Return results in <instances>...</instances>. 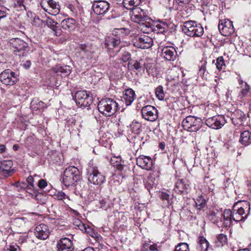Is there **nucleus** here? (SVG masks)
I'll return each mask as SVG.
<instances>
[{"label": "nucleus", "mask_w": 251, "mask_h": 251, "mask_svg": "<svg viewBox=\"0 0 251 251\" xmlns=\"http://www.w3.org/2000/svg\"><path fill=\"white\" fill-rule=\"evenodd\" d=\"M130 15L131 20L139 24L138 28L144 33H149L153 31V22L145 15L140 8H135Z\"/></svg>", "instance_id": "obj_1"}, {"label": "nucleus", "mask_w": 251, "mask_h": 251, "mask_svg": "<svg viewBox=\"0 0 251 251\" xmlns=\"http://www.w3.org/2000/svg\"><path fill=\"white\" fill-rule=\"evenodd\" d=\"M98 108L100 113L106 117H110L114 114L118 109V104L113 99L105 98L99 102Z\"/></svg>", "instance_id": "obj_2"}, {"label": "nucleus", "mask_w": 251, "mask_h": 251, "mask_svg": "<svg viewBox=\"0 0 251 251\" xmlns=\"http://www.w3.org/2000/svg\"><path fill=\"white\" fill-rule=\"evenodd\" d=\"M182 31L190 37H201L204 33L201 25L194 21H188L184 23Z\"/></svg>", "instance_id": "obj_3"}, {"label": "nucleus", "mask_w": 251, "mask_h": 251, "mask_svg": "<svg viewBox=\"0 0 251 251\" xmlns=\"http://www.w3.org/2000/svg\"><path fill=\"white\" fill-rule=\"evenodd\" d=\"M202 124V120L200 118L192 116H187L182 122L183 128L190 132L197 131L201 127Z\"/></svg>", "instance_id": "obj_4"}, {"label": "nucleus", "mask_w": 251, "mask_h": 251, "mask_svg": "<svg viewBox=\"0 0 251 251\" xmlns=\"http://www.w3.org/2000/svg\"><path fill=\"white\" fill-rule=\"evenodd\" d=\"M74 99L77 105L80 107H87L93 102L92 97L89 92L86 91H78L74 96Z\"/></svg>", "instance_id": "obj_5"}, {"label": "nucleus", "mask_w": 251, "mask_h": 251, "mask_svg": "<svg viewBox=\"0 0 251 251\" xmlns=\"http://www.w3.org/2000/svg\"><path fill=\"white\" fill-rule=\"evenodd\" d=\"M133 45L138 48L149 49L152 46L153 40L151 37L146 35H137L133 40Z\"/></svg>", "instance_id": "obj_6"}, {"label": "nucleus", "mask_w": 251, "mask_h": 251, "mask_svg": "<svg viewBox=\"0 0 251 251\" xmlns=\"http://www.w3.org/2000/svg\"><path fill=\"white\" fill-rule=\"evenodd\" d=\"M18 80L17 75L10 69H6L0 74V80L6 85H13Z\"/></svg>", "instance_id": "obj_7"}, {"label": "nucleus", "mask_w": 251, "mask_h": 251, "mask_svg": "<svg viewBox=\"0 0 251 251\" xmlns=\"http://www.w3.org/2000/svg\"><path fill=\"white\" fill-rule=\"evenodd\" d=\"M94 13L100 16H104L110 10V4L105 0H95L92 5Z\"/></svg>", "instance_id": "obj_8"}, {"label": "nucleus", "mask_w": 251, "mask_h": 251, "mask_svg": "<svg viewBox=\"0 0 251 251\" xmlns=\"http://www.w3.org/2000/svg\"><path fill=\"white\" fill-rule=\"evenodd\" d=\"M40 5L49 14L55 15L60 11V6L53 0H42Z\"/></svg>", "instance_id": "obj_9"}, {"label": "nucleus", "mask_w": 251, "mask_h": 251, "mask_svg": "<svg viewBox=\"0 0 251 251\" xmlns=\"http://www.w3.org/2000/svg\"><path fill=\"white\" fill-rule=\"evenodd\" d=\"M142 115L146 120L154 121L158 118V111L156 108L151 105L144 106L141 110Z\"/></svg>", "instance_id": "obj_10"}, {"label": "nucleus", "mask_w": 251, "mask_h": 251, "mask_svg": "<svg viewBox=\"0 0 251 251\" xmlns=\"http://www.w3.org/2000/svg\"><path fill=\"white\" fill-rule=\"evenodd\" d=\"M225 123V117L222 115H218L206 119L205 121V124L207 126L214 129L221 128L224 126Z\"/></svg>", "instance_id": "obj_11"}, {"label": "nucleus", "mask_w": 251, "mask_h": 251, "mask_svg": "<svg viewBox=\"0 0 251 251\" xmlns=\"http://www.w3.org/2000/svg\"><path fill=\"white\" fill-rule=\"evenodd\" d=\"M35 236L40 240H45L48 238L50 231L48 226L42 224L37 226L34 229Z\"/></svg>", "instance_id": "obj_12"}, {"label": "nucleus", "mask_w": 251, "mask_h": 251, "mask_svg": "<svg viewBox=\"0 0 251 251\" xmlns=\"http://www.w3.org/2000/svg\"><path fill=\"white\" fill-rule=\"evenodd\" d=\"M80 179V174H64L61 180L64 185L67 187L72 185L75 182H77Z\"/></svg>", "instance_id": "obj_13"}, {"label": "nucleus", "mask_w": 251, "mask_h": 251, "mask_svg": "<svg viewBox=\"0 0 251 251\" xmlns=\"http://www.w3.org/2000/svg\"><path fill=\"white\" fill-rule=\"evenodd\" d=\"M137 164L142 169L149 171L152 166V161L149 156L144 155L139 156L136 160Z\"/></svg>", "instance_id": "obj_14"}, {"label": "nucleus", "mask_w": 251, "mask_h": 251, "mask_svg": "<svg viewBox=\"0 0 251 251\" xmlns=\"http://www.w3.org/2000/svg\"><path fill=\"white\" fill-rule=\"evenodd\" d=\"M58 251H73L74 248L72 241L68 238H62L57 242Z\"/></svg>", "instance_id": "obj_15"}, {"label": "nucleus", "mask_w": 251, "mask_h": 251, "mask_svg": "<svg viewBox=\"0 0 251 251\" xmlns=\"http://www.w3.org/2000/svg\"><path fill=\"white\" fill-rule=\"evenodd\" d=\"M162 56L168 61H173L176 59L177 52L175 48L172 46L164 47L161 50Z\"/></svg>", "instance_id": "obj_16"}, {"label": "nucleus", "mask_w": 251, "mask_h": 251, "mask_svg": "<svg viewBox=\"0 0 251 251\" xmlns=\"http://www.w3.org/2000/svg\"><path fill=\"white\" fill-rule=\"evenodd\" d=\"M246 119L245 114L241 110H235L231 115V120L233 125L239 126L242 125Z\"/></svg>", "instance_id": "obj_17"}, {"label": "nucleus", "mask_w": 251, "mask_h": 251, "mask_svg": "<svg viewBox=\"0 0 251 251\" xmlns=\"http://www.w3.org/2000/svg\"><path fill=\"white\" fill-rule=\"evenodd\" d=\"M10 44L14 52L22 51L27 47V44L20 38H13L10 40Z\"/></svg>", "instance_id": "obj_18"}, {"label": "nucleus", "mask_w": 251, "mask_h": 251, "mask_svg": "<svg viewBox=\"0 0 251 251\" xmlns=\"http://www.w3.org/2000/svg\"><path fill=\"white\" fill-rule=\"evenodd\" d=\"M61 27L68 31H73L77 27V22L73 18H67L62 21Z\"/></svg>", "instance_id": "obj_19"}, {"label": "nucleus", "mask_w": 251, "mask_h": 251, "mask_svg": "<svg viewBox=\"0 0 251 251\" xmlns=\"http://www.w3.org/2000/svg\"><path fill=\"white\" fill-rule=\"evenodd\" d=\"M136 95L134 91L132 89H127L123 92L122 100L125 101L126 104L128 106L131 105L134 100Z\"/></svg>", "instance_id": "obj_20"}, {"label": "nucleus", "mask_w": 251, "mask_h": 251, "mask_svg": "<svg viewBox=\"0 0 251 251\" xmlns=\"http://www.w3.org/2000/svg\"><path fill=\"white\" fill-rule=\"evenodd\" d=\"M235 209H237L245 214L249 215L250 211V203L246 201H238L233 205Z\"/></svg>", "instance_id": "obj_21"}, {"label": "nucleus", "mask_w": 251, "mask_h": 251, "mask_svg": "<svg viewBox=\"0 0 251 251\" xmlns=\"http://www.w3.org/2000/svg\"><path fill=\"white\" fill-rule=\"evenodd\" d=\"M120 43L121 40L118 37L109 36L106 38L105 45L108 50H112L120 45Z\"/></svg>", "instance_id": "obj_22"}, {"label": "nucleus", "mask_w": 251, "mask_h": 251, "mask_svg": "<svg viewBox=\"0 0 251 251\" xmlns=\"http://www.w3.org/2000/svg\"><path fill=\"white\" fill-rule=\"evenodd\" d=\"M53 70L57 75H60L61 76H68L71 72V67L68 65L63 66L57 65Z\"/></svg>", "instance_id": "obj_23"}, {"label": "nucleus", "mask_w": 251, "mask_h": 251, "mask_svg": "<svg viewBox=\"0 0 251 251\" xmlns=\"http://www.w3.org/2000/svg\"><path fill=\"white\" fill-rule=\"evenodd\" d=\"M231 217L233 221L236 222H239L240 221H244L248 217L249 215L248 214H245L244 213L235 209V208L233 207V211L231 210Z\"/></svg>", "instance_id": "obj_24"}, {"label": "nucleus", "mask_w": 251, "mask_h": 251, "mask_svg": "<svg viewBox=\"0 0 251 251\" xmlns=\"http://www.w3.org/2000/svg\"><path fill=\"white\" fill-rule=\"evenodd\" d=\"M88 180L94 184H100L104 182L105 176L102 174H90Z\"/></svg>", "instance_id": "obj_25"}, {"label": "nucleus", "mask_w": 251, "mask_h": 251, "mask_svg": "<svg viewBox=\"0 0 251 251\" xmlns=\"http://www.w3.org/2000/svg\"><path fill=\"white\" fill-rule=\"evenodd\" d=\"M129 64L138 72H144L145 63L142 59L139 60H130Z\"/></svg>", "instance_id": "obj_26"}, {"label": "nucleus", "mask_w": 251, "mask_h": 251, "mask_svg": "<svg viewBox=\"0 0 251 251\" xmlns=\"http://www.w3.org/2000/svg\"><path fill=\"white\" fill-rule=\"evenodd\" d=\"M209 248V243L203 236H200L198 238L197 249L199 251H208Z\"/></svg>", "instance_id": "obj_27"}, {"label": "nucleus", "mask_w": 251, "mask_h": 251, "mask_svg": "<svg viewBox=\"0 0 251 251\" xmlns=\"http://www.w3.org/2000/svg\"><path fill=\"white\" fill-rule=\"evenodd\" d=\"M141 0H123V4L126 9L131 10V12L140 4Z\"/></svg>", "instance_id": "obj_28"}, {"label": "nucleus", "mask_w": 251, "mask_h": 251, "mask_svg": "<svg viewBox=\"0 0 251 251\" xmlns=\"http://www.w3.org/2000/svg\"><path fill=\"white\" fill-rule=\"evenodd\" d=\"M240 142L244 146H247L251 143V133L248 130H245L241 133Z\"/></svg>", "instance_id": "obj_29"}, {"label": "nucleus", "mask_w": 251, "mask_h": 251, "mask_svg": "<svg viewBox=\"0 0 251 251\" xmlns=\"http://www.w3.org/2000/svg\"><path fill=\"white\" fill-rule=\"evenodd\" d=\"M231 210L230 209H226L224 211L222 216L223 217V224L226 227H229L231 225L232 219L231 217Z\"/></svg>", "instance_id": "obj_30"}, {"label": "nucleus", "mask_w": 251, "mask_h": 251, "mask_svg": "<svg viewBox=\"0 0 251 251\" xmlns=\"http://www.w3.org/2000/svg\"><path fill=\"white\" fill-rule=\"evenodd\" d=\"M218 28L221 34L224 36H228L233 33L234 31V28L227 27L223 25V22H219Z\"/></svg>", "instance_id": "obj_31"}, {"label": "nucleus", "mask_w": 251, "mask_h": 251, "mask_svg": "<svg viewBox=\"0 0 251 251\" xmlns=\"http://www.w3.org/2000/svg\"><path fill=\"white\" fill-rule=\"evenodd\" d=\"M168 28V25L164 22H159L153 24V32L157 33H163L165 32Z\"/></svg>", "instance_id": "obj_32"}, {"label": "nucleus", "mask_w": 251, "mask_h": 251, "mask_svg": "<svg viewBox=\"0 0 251 251\" xmlns=\"http://www.w3.org/2000/svg\"><path fill=\"white\" fill-rule=\"evenodd\" d=\"M30 105L31 108L35 111L47 107V104L46 103L36 99H34L32 100Z\"/></svg>", "instance_id": "obj_33"}, {"label": "nucleus", "mask_w": 251, "mask_h": 251, "mask_svg": "<svg viewBox=\"0 0 251 251\" xmlns=\"http://www.w3.org/2000/svg\"><path fill=\"white\" fill-rule=\"evenodd\" d=\"M13 165L11 160H4L0 162V173L4 172L10 173V171Z\"/></svg>", "instance_id": "obj_34"}, {"label": "nucleus", "mask_w": 251, "mask_h": 251, "mask_svg": "<svg viewBox=\"0 0 251 251\" xmlns=\"http://www.w3.org/2000/svg\"><path fill=\"white\" fill-rule=\"evenodd\" d=\"M118 158L113 157L110 160V163L114 168L115 171H121L124 170V166L122 165L120 161H118Z\"/></svg>", "instance_id": "obj_35"}, {"label": "nucleus", "mask_w": 251, "mask_h": 251, "mask_svg": "<svg viewBox=\"0 0 251 251\" xmlns=\"http://www.w3.org/2000/svg\"><path fill=\"white\" fill-rule=\"evenodd\" d=\"M77 50L83 57L84 56H88L91 51V47L89 45L81 44L79 46Z\"/></svg>", "instance_id": "obj_36"}, {"label": "nucleus", "mask_w": 251, "mask_h": 251, "mask_svg": "<svg viewBox=\"0 0 251 251\" xmlns=\"http://www.w3.org/2000/svg\"><path fill=\"white\" fill-rule=\"evenodd\" d=\"M160 198L163 201L165 206L168 207L172 203V199L171 196L165 192H162L159 195Z\"/></svg>", "instance_id": "obj_37"}, {"label": "nucleus", "mask_w": 251, "mask_h": 251, "mask_svg": "<svg viewBox=\"0 0 251 251\" xmlns=\"http://www.w3.org/2000/svg\"><path fill=\"white\" fill-rule=\"evenodd\" d=\"M227 242V238L226 235L224 234H220L217 236L215 243L217 246L222 247L226 244Z\"/></svg>", "instance_id": "obj_38"}, {"label": "nucleus", "mask_w": 251, "mask_h": 251, "mask_svg": "<svg viewBox=\"0 0 251 251\" xmlns=\"http://www.w3.org/2000/svg\"><path fill=\"white\" fill-rule=\"evenodd\" d=\"M130 128L132 132L139 134L142 131L141 124L134 120L130 125Z\"/></svg>", "instance_id": "obj_39"}, {"label": "nucleus", "mask_w": 251, "mask_h": 251, "mask_svg": "<svg viewBox=\"0 0 251 251\" xmlns=\"http://www.w3.org/2000/svg\"><path fill=\"white\" fill-rule=\"evenodd\" d=\"M190 0H174L173 8L179 10L189 3Z\"/></svg>", "instance_id": "obj_40"}, {"label": "nucleus", "mask_w": 251, "mask_h": 251, "mask_svg": "<svg viewBox=\"0 0 251 251\" xmlns=\"http://www.w3.org/2000/svg\"><path fill=\"white\" fill-rule=\"evenodd\" d=\"M241 91L239 94V97L242 99L247 96L251 90L250 86L248 84H245L244 86H241Z\"/></svg>", "instance_id": "obj_41"}, {"label": "nucleus", "mask_w": 251, "mask_h": 251, "mask_svg": "<svg viewBox=\"0 0 251 251\" xmlns=\"http://www.w3.org/2000/svg\"><path fill=\"white\" fill-rule=\"evenodd\" d=\"M195 203L198 209H201L205 206L206 201L202 196H201L197 199Z\"/></svg>", "instance_id": "obj_42"}, {"label": "nucleus", "mask_w": 251, "mask_h": 251, "mask_svg": "<svg viewBox=\"0 0 251 251\" xmlns=\"http://www.w3.org/2000/svg\"><path fill=\"white\" fill-rule=\"evenodd\" d=\"M24 0H16L14 4V7L18 11L26 10L25 6L24 4Z\"/></svg>", "instance_id": "obj_43"}, {"label": "nucleus", "mask_w": 251, "mask_h": 251, "mask_svg": "<svg viewBox=\"0 0 251 251\" xmlns=\"http://www.w3.org/2000/svg\"><path fill=\"white\" fill-rule=\"evenodd\" d=\"M58 23L53 20L51 18L48 17L46 21H45L44 25H47L49 27L52 29H54L56 27V25Z\"/></svg>", "instance_id": "obj_44"}, {"label": "nucleus", "mask_w": 251, "mask_h": 251, "mask_svg": "<svg viewBox=\"0 0 251 251\" xmlns=\"http://www.w3.org/2000/svg\"><path fill=\"white\" fill-rule=\"evenodd\" d=\"M155 95L156 97L159 100H163L164 98L165 94L164 93L163 87L161 86H158L155 89Z\"/></svg>", "instance_id": "obj_45"}, {"label": "nucleus", "mask_w": 251, "mask_h": 251, "mask_svg": "<svg viewBox=\"0 0 251 251\" xmlns=\"http://www.w3.org/2000/svg\"><path fill=\"white\" fill-rule=\"evenodd\" d=\"M26 181L28 184V185H27L28 189L30 191H32L34 189V178L33 177V176H29L26 178Z\"/></svg>", "instance_id": "obj_46"}, {"label": "nucleus", "mask_w": 251, "mask_h": 251, "mask_svg": "<svg viewBox=\"0 0 251 251\" xmlns=\"http://www.w3.org/2000/svg\"><path fill=\"white\" fill-rule=\"evenodd\" d=\"M215 65L217 68L219 70L222 69L223 66L225 65V61L223 56H219L217 58Z\"/></svg>", "instance_id": "obj_47"}, {"label": "nucleus", "mask_w": 251, "mask_h": 251, "mask_svg": "<svg viewBox=\"0 0 251 251\" xmlns=\"http://www.w3.org/2000/svg\"><path fill=\"white\" fill-rule=\"evenodd\" d=\"M174 251H188V245L185 243H180L176 247Z\"/></svg>", "instance_id": "obj_48"}, {"label": "nucleus", "mask_w": 251, "mask_h": 251, "mask_svg": "<svg viewBox=\"0 0 251 251\" xmlns=\"http://www.w3.org/2000/svg\"><path fill=\"white\" fill-rule=\"evenodd\" d=\"M32 23L35 26H41L44 25L45 21L40 19L38 16H35L33 18Z\"/></svg>", "instance_id": "obj_49"}, {"label": "nucleus", "mask_w": 251, "mask_h": 251, "mask_svg": "<svg viewBox=\"0 0 251 251\" xmlns=\"http://www.w3.org/2000/svg\"><path fill=\"white\" fill-rule=\"evenodd\" d=\"M144 251H158L156 244L147 245L144 246Z\"/></svg>", "instance_id": "obj_50"}, {"label": "nucleus", "mask_w": 251, "mask_h": 251, "mask_svg": "<svg viewBox=\"0 0 251 251\" xmlns=\"http://www.w3.org/2000/svg\"><path fill=\"white\" fill-rule=\"evenodd\" d=\"M156 179L153 175V174H149V176H148L147 182L151 185H153L155 184Z\"/></svg>", "instance_id": "obj_51"}, {"label": "nucleus", "mask_w": 251, "mask_h": 251, "mask_svg": "<svg viewBox=\"0 0 251 251\" xmlns=\"http://www.w3.org/2000/svg\"><path fill=\"white\" fill-rule=\"evenodd\" d=\"M130 57H131V55L129 52L125 51L122 54V56L121 57V60L124 62H126L129 60V59L130 58Z\"/></svg>", "instance_id": "obj_52"}, {"label": "nucleus", "mask_w": 251, "mask_h": 251, "mask_svg": "<svg viewBox=\"0 0 251 251\" xmlns=\"http://www.w3.org/2000/svg\"><path fill=\"white\" fill-rule=\"evenodd\" d=\"M48 186V182L46 180L44 179H40L38 182V186L40 189H44Z\"/></svg>", "instance_id": "obj_53"}, {"label": "nucleus", "mask_w": 251, "mask_h": 251, "mask_svg": "<svg viewBox=\"0 0 251 251\" xmlns=\"http://www.w3.org/2000/svg\"><path fill=\"white\" fill-rule=\"evenodd\" d=\"M78 172V169L73 166H71L67 168L63 173H77Z\"/></svg>", "instance_id": "obj_54"}, {"label": "nucleus", "mask_w": 251, "mask_h": 251, "mask_svg": "<svg viewBox=\"0 0 251 251\" xmlns=\"http://www.w3.org/2000/svg\"><path fill=\"white\" fill-rule=\"evenodd\" d=\"M206 72V66L205 63H204L201 65L199 69V75L202 77H204L205 76V73Z\"/></svg>", "instance_id": "obj_55"}, {"label": "nucleus", "mask_w": 251, "mask_h": 251, "mask_svg": "<svg viewBox=\"0 0 251 251\" xmlns=\"http://www.w3.org/2000/svg\"><path fill=\"white\" fill-rule=\"evenodd\" d=\"M56 198L59 200H64L66 198H68L67 196L62 191H59L56 195Z\"/></svg>", "instance_id": "obj_56"}, {"label": "nucleus", "mask_w": 251, "mask_h": 251, "mask_svg": "<svg viewBox=\"0 0 251 251\" xmlns=\"http://www.w3.org/2000/svg\"><path fill=\"white\" fill-rule=\"evenodd\" d=\"M99 203H100V207L103 209L106 210L109 206L107 204L106 201L105 200H100Z\"/></svg>", "instance_id": "obj_57"}, {"label": "nucleus", "mask_w": 251, "mask_h": 251, "mask_svg": "<svg viewBox=\"0 0 251 251\" xmlns=\"http://www.w3.org/2000/svg\"><path fill=\"white\" fill-rule=\"evenodd\" d=\"M75 120L74 117H70L66 121V125L72 127L75 125Z\"/></svg>", "instance_id": "obj_58"}, {"label": "nucleus", "mask_w": 251, "mask_h": 251, "mask_svg": "<svg viewBox=\"0 0 251 251\" xmlns=\"http://www.w3.org/2000/svg\"><path fill=\"white\" fill-rule=\"evenodd\" d=\"M3 251H21V249L18 246H10L9 248L4 249Z\"/></svg>", "instance_id": "obj_59"}, {"label": "nucleus", "mask_w": 251, "mask_h": 251, "mask_svg": "<svg viewBox=\"0 0 251 251\" xmlns=\"http://www.w3.org/2000/svg\"><path fill=\"white\" fill-rule=\"evenodd\" d=\"M75 223L76 224V226L78 227V228L81 230H83V229L86 230V228L84 226V225L82 224V223L79 220H76L75 222Z\"/></svg>", "instance_id": "obj_60"}, {"label": "nucleus", "mask_w": 251, "mask_h": 251, "mask_svg": "<svg viewBox=\"0 0 251 251\" xmlns=\"http://www.w3.org/2000/svg\"><path fill=\"white\" fill-rule=\"evenodd\" d=\"M223 25L226 26V27H227L234 28L233 25H232V23L231 22V21H230L229 20L225 21L224 23L223 22Z\"/></svg>", "instance_id": "obj_61"}, {"label": "nucleus", "mask_w": 251, "mask_h": 251, "mask_svg": "<svg viewBox=\"0 0 251 251\" xmlns=\"http://www.w3.org/2000/svg\"><path fill=\"white\" fill-rule=\"evenodd\" d=\"M237 79L240 87H241V86H244L245 84H248L246 82L244 81L240 76H239Z\"/></svg>", "instance_id": "obj_62"}, {"label": "nucleus", "mask_w": 251, "mask_h": 251, "mask_svg": "<svg viewBox=\"0 0 251 251\" xmlns=\"http://www.w3.org/2000/svg\"><path fill=\"white\" fill-rule=\"evenodd\" d=\"M185 183V180L183 179H178L177 181L176 182V187H179L180 184L183 185Z\"/></svg>", "instance_id": "obj_63"}, {"label": "nucleus", "mask_w": 251, "mask_h": 251, "mask_svg": "<svg viewBox=\"0 0 251 251\" xmlns=\"http://www.w3.org/2000/svg\"><path fill=\"white\" fill-rule=\"evenodd\" d=\"M69 8L70 9V10L73 12V13H76V9L75 8V6L74 5H73L72 4H70L69 5Z\"/></svg>", "instance_id": "obj_64"}]
</instances>
